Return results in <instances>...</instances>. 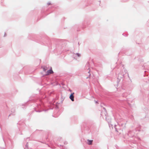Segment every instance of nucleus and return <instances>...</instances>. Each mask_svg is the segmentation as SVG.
<instances>
[{"instance_id": "7ed1b4c3", "label": "nucleus", "mask_w": 149, "mask_h": 149, "mask_svg": "<svg viewBox=\"0 0 149 149\" xmlns=\"http://www.w3.org/2000/svg\"><path fill=\"white\" fill-rule=\"evenodd\" d=\"M87 141H88V145H91L92 144V143L93 141V140H88Z\"/></svg>"}, {"instance_id": "f03ea898", "label": "nucleus", "mask_w": 149, "mask_h": 149, "mask_svg": "<svg viewBox=\"0 0 149 149\" xmlns=\"http://www.w3.org/2000/svg\"><path fill=\"white\" fill-rule=\"evenodd\" d=\"M74 93H72L70 96V99L72 101H74V96L73 95Z\"/></svg>"}, {"instance_id": "39448f33", "label": "nucleus", "mask_w": 149, "mask_h": 149, "mask_svg": "<svg viewBox=\"0 0 149 149\" xmlns=\"http://www.w3.org/2000/svg\"><path fill=\"white\" fill-rule=\"evenodd\" d=\"M77 54V56H80V54H78V53Z\"/></svg>"}, {"instance_id": "f257e3e1", "label": "nucleus", "mask_w": 149, "mask_h": 149, "mask_svg": "<svg viewBox=\"0 0 149 149\" xmlns=\"http://www.w3.org/2000/svg\"><path fill=\"white\" fill-rule=\"evenodd\" d=\"M53 73V72L52 70V68L51 67L50 69L47 71L46 75H48L50 74H52Z\"/></svg>"}, {"instance_id": "20e7f679", "label": "nucleus", "mask_w": 149, "mask_h": 149, "mask_svg": "<svg viewBox=\"0 0 149 149\" xmlns=\"http://www.w3.org/2000/svg\"><path fill=\"white\" fill-rule=\"evenodd\" d=\"M44 71H46L48 69V68L46 66H44L43 68Z\"/></svg>"}]
</instances>
